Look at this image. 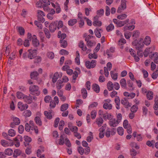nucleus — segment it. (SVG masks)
Listing matches in <instances>:
<instances>
[{
	"label": "nucleus",
	"instance_id": "1",
	"mask_svg": "<svg viewBox=\"0 0 158 158\" xmlns=\"http://www.w3.org/2000/svg\"><path fill=\"white\" fill-rule=\"evenodd\" d=\"M29 92L31 94L35 96H38L40 94L39 86L36 85H31L29 88Z\"/></svg>",
	"mask_w": 158,
	"mask_h": 158
},
{
	"label": "nucleus",
	"instance_id": "2",
	"mask_svg": "<svg viewBox=\"0 0 158 158\" xmlns=\"http://www.w3.org/2000/svg\"><path fill=\"white\" fill-rule=\"evenodd\" d=\"M98 114L100 117L103 118L105 120L110 119L111 118V115L110 114H108L102 110H100L98 111Z\"/></svg>",
	"mask_w": 158,
	"mask_h": 158
},
{
	"label": "nucleus",
	"instance_id": "3",
	"mask_svg": "<svg viewBox=\"0 0 158 158\" xmlns=\"http://www.w3.org/2000/svg\"><path fill=\"white\" fill-rule=\"evenodd\" d=\"M97 64V61L95 60H92L91 61L87 60L85 62L86 68L89 69L95 68Z\"/></svg>",
	"mask_w": 158,
	"mask_h": 158
},
{
	"label": "nucleus",
	"instance_id": "4",
	"mask_svg": "<svg viewBox=\"0 0 158 158\" xmlns=\"http://www.w3.org/2000/svg\"><path fill=\"white\" fill-rule=\"evenodd\" d=\"M59 99L58 97L55 96L53 98V100L51 101L50 102L49 108L50 109H54L56 106V105H58L59 103Z\"/></svg>",
	"mask_w": 158,
	"mask_h": 158
},
{
	"label": "nucleus",
	"instance_id": "5",
	"mask_svg": "<svg viewBox=\"0 0 158 158\" xmlns=\"http://www.w3.org/2000/svg\"><path fill=\"white\" fill-rule=\"evenodd\" d=\"M37 13L38 20L42 23L44 22L45 21V19L43 17L45 16L44 13L40 10H38Z\"/></svg>",
	"mask_w": 158,
	"mask_h": 158
},
{
	"label": "nucleus",
	"instance_id": "6",
	"mask_svg": "<svg viewBox=\"0 0 158 158\" xmlns=\"http://www.w3.org/2000/svg\"><path fill=\"white\" fill-rule=\"evenodd\" d=\"M13 122L10 124V127L12 128L15 127L16 125H19L20 123V119L17 117H14L12 118Z\"/></svg>",
	"mask_w": 158,
	"mask_h": 158
},
{
	"label": "nucleus",
	"instance_id": "7",
	"mask_svg": "<svg viewBox=\"0 0 158 158\" xmlns=\"http://www.w3.org/2000/svg\"><path fill=\"white\" fill-rule=\"evenodd\" d=\"M111 100L109 99H107L104 100L105 103L103 105V107L106 110H110L112 108V105L110 102Z\"/></svg>",
	"mask_w": 158,
	"mask_h": 158
},
{
	"label": "nucleus",
	"instance_id": "8",
	"mask_svg": "<svg viewBox=\"0 0 158 158\" xmlns=\"http://www.w3.org/2000/svg\"><path fill=\"white\" fill-rule=\"evenodd\" d=\"M126 0H121V5L118 9L117 12L118 13H120L122 10L125 9L126 8Z\"/></svg>",
	"mask_w": 158,
	"mask_h": 158
},
{
	"label": "nucleus",
	"instance_id": "9",
	"mask_svg": "<svg viewBox=\"0 0 158 158\" xmlns=\"http://www.w3.org/2000/svg\"><path fill=\"white\" fill-rule=\"evenodd\" d=\"M29 52L27 55L28 58L32 59L35 58L36 55V50L29 49L28 50Z\"/></svg>",
	"mask_w": 158,
	"mask_h": 158
},
{
	"label": "nucleus",
	"instance_id": "10",
	"mask_svg": "<svg viewBox=\"0 0 158 158\" xmlns=\"http://www.w3.org/2000/svg\"><path fill=\"white\" fill-rule=\"evenodd\" d=\"M78 17L80 20L79 21V27H81L84 24V17H85V16H83V14L80 12L78 14Z\"/></svg>",
	"mask_w": 158,
	"mask_h": 158
},
{
	"label": "nucleus",
	"instance_id": "11",
	"mask_svg": "<svg viewBox=\"0 0 158 158\" xmlns=\"http://www.w3.org/2000/svg\"><path fill=\"white\" fill-rule=\"evenodd\" d=\"M62 76V73L56 72L53 74L52 77V81L53 83H55L57 81L59 78H61Z\"/></svg>",
	"mask_w": 158,
	"mask_h": 158
},
{
	"label": "nucleus",
	"instance_id": "12",
	"mask_svg": "<svg viewBox=\"0 0 158 158\" xmlns=\"http://www.w3.org/2000/svg\"><path fill=\"white\" fill-rule=\"evenodd\" d=\"M98 17L96 16L94 17L93 24L95 27H100L102 25V23L100 21L98 20Z\"/></svg>",
	"mask_w": 158,
	"mask_h": 158
},
{
	"label": "nucleus",
	"instance_id": "13",
	"mask_svg": "<svg viewBox=\"0 0 158 158\" xmlns=\"http://www.w3.org/2000/svg\"><path fill=\"white\" fill-rule=\"evenodd\" d=\"M10 142L5 140H2L1 141V144L3 147H7L8 146H11L14 145L13 142L12 140H10Z\"/></svg>",
	"mask_w": 158,
	"mask_h": 158
},
{
	"label": "nucleus",
	"instance_id": "14",
	"mask_svg": "<svg viewBox=\"0 0 158 158\" xmlns=\"http://www.w3.org/2000/svg\"><path fill=\"white\" fill-rule=\"evenodd\" d=\"M57 21H56L50 23L49 29L51 32H53L55 31L57 27Z\"/></svg>",
	"mask_w": 158,
	"mask_h": 158
},
{
	"label": "nucleus",
	"instance_id": "15",
	"mask_svg": "<svg viewBox=\"0 0 158 158\" xmlns=\"http://www.w3.org/2000/svg\"><path fill=\"white\" fill-rule=\"evenodd\" d=\"M28 105L26 104H23L22 102H19L18 104V107L21 111L26 110L28 107Z\"/></svg>",
	"mask_w": 158,
	"mask_h": 158
},
{
	"label": "nucleus",
	"instance_id": "16",
	"mask_svg": "<svg viewBox=\"0 0 158 158\" xmlns=\"http://www.w3.org/2000/svg\"><path fill=\"white\" fill-rule=\"evenodd\" d=\"M122 104L124 106L127 108H128L131 106V103H129L128 101L126 98H124L121 101Z\"/></svg>",
	"mask_w": 158,
	"mask_h": 158
},
{
	"label": "nucleus",
	"instance_id": "17",
	"mask_svg": "<svg viewBox=\"0 0 158 158\" xmlns=\"http://www.w3.org/2000/svg\"><path fill=\"white\" fill-rule=\"evenodd\" d=\"M132 135L135 138H136L137 140L138 141H140L143 139L142 135L141 134L138 133L136 131L133 132Z\"/></svg>",
	"mask_w": 158,
	"mask_h": 158
},
{
	"label": "nucleus",
	"instance_id": "18",
	"mask_svg": "<svg viewBox=\"0 0 158 158\" xmlns=\"http://www.w3.org/2000/svg\"><path fill=\"white\" fill-rule=\"evenodd\" d=\"M149 57L151 59L153 58L154 62L158 64V52H155L152 54L150 55Z\"/></svg>",
	"mask_w": 158,
	"mask_h": 158
},
{
	"label": "nucleus",
	"instance_id": "19",
	"mask_svg": "<svg viewBox=\"0 0 158 158\" xmlns=\"http://www.w3.org/2000/svg\"><path fill=\"white\" fill-rule=\"evenodd\" d=\"M135 42L132 43L133 45H135ZM144 44L143 40L142 39H140L139 41L138 42L137 44H135L136 46V49H139V48H142L144 46Z\"/></svg>",
	"mask_w": 158,
	"mask_h": 158
},
{
	"label": "nucleus",
	"instance_id": "20",
	"mask_svg": "<svg viewBox=\"0 0 158 158\" xmlns=\"http://www.w3.org/2000/svg\"><path fill=\"white\" fill-rule=\"evenodd\" d=\"M44 114L45 117L48 119H51L52 118V115H53L52 110L44 111Z\"/></svg>",
	"mask_w": 158,
	"mask_h": 158
},
{
	"label": "nucleus",
	"instance_id": "21",
	"mask_svg": "<svg viewBox=\"0 0 158 158\" xmlns=\"http://www.w3.org/2000/svg\"><path fill=\"white\" fill-rule=\"evenodd\" d=\"M23 100L24 102L28 104H30L32 102V96L25 95L23 98Z\"/></svg>",
	"mask_w": 158,
	"mask_h": 158
},
{
	"label": "nucleus",
	"instance_id": "22",
	"mask_svg": "<svg viewBox=\"0 0 158 158\" xmlns=\"http://www.w3.org/2000/svg\"><path fill=\"white\" fill-rule=\"evenodd\" d=\"M32 43L34 46L37 47L40 44L39 41L37 39L36 35H33L32 38Z\"/></svg>",
	"mask_w": 158,
	"mask_h": 158
},
{
	"label": "nucleus",
	"instance_id": "23",
	"mask_svg": "<svg viewBox=\"0 0 158 158\" xmlns=\"http://www.w3.org/2000/svg\"><path fill=\"white\" fill-rule=\"evenodd\" d=\"M109 123L110 126L112 127H115L118 124V123L115 118L110 119L109 121Z\"/></svg>",
	"mask_w": 158,
	"mask_h": 158
},
{
	"label": "nucleus",
	"instance_id": "24",
	"mask_svg": "<svg viewBox=\"0 0 158 158\" xmlns=\"http://www.w3.org/2000/svg\"><path fill=\"white\" fill-rule=\"evenodd\" d=\"M123 95L126 97H128L129 99H132L135 97V94L133 92L129 93L127 92H125L123 93Z\"/></svg>",
	"mask_w": 158,
	"mask_h": 158
},
{
	"label": "nucleus",
	"instance_id": "25",
	"mask_svg": "<svg viewBox=\"0 0 158 158\" xmlns=\"http://www.w3.org/2000/svg\"><path fill=\"white\" fill-rule=\"evenodd\" d=\"M106 126V124H104L102 127L100 128L99 129V137L100 138H103L104 136L105 129L104 128V126L105 127Z\"/></svg>",
	"mask_w": 158,
	"mask_h": 158
},
{
	"label": "nucleus",
	"instance_id": "26",
	"mask_svg": "<svg viewBox=\"0 0 158 158\" xmlns=\"http://www.w3.org/2000/svg\"><path fill=\"white\" fill-rule=\"evenodd\" d=\"M103 122V120L101 117L97 118L95 121V123L97 124L99 127H101Z\"/></svg>",
	"mask_w": 158,
	"mask_h": 158
},
{
	"label": "nucleus",
	"instance_id": "27",
	"mask_svg": "<svg viewBox=\"0 0 158 158\" xmlns=\"http://www.w3.org/2000/svg\"><path fill=\"white\" fill-rule=\"evenodd\" d=\"M114 102L116 104V107L118 109H120V98L118 96L115 97L114 99Z\"/></svg>",
	"mask_w": 158,
	"mask_h": 158
},
{
	"label": "nucleus",
	"instance_id": "28",
	"mask_svg": "<svg viewBox=\"0 0 158 158\" xmlns=\"http://www.w3.org/2000/svg\"><path fill=\"white\" fill-rule=\"evenodd\" d=\"M78 46L81 48L83 51H85L87 50L86 46L84 44L82 41H80L78 43Z\"/></svg>",
	"mask_w": 158,
	"mask_h": 158
},
{
	"label": "nucleus",
	"instance_id": "29",
	"mask_svg": "<svg viewBox=\"0 0 158 158\" xmlns=\"http://www.w3.org/2000/svg\"><path fill=\"white\" fill-rule=\"evenodd\" d=\"M75 62L78 65L80 64V54L78 51H77L76 52V57L75 59Z\"/></svg>",
	"mask_w": 158,
	"mask_h": 158
},
{
	"label": "nucleus",
	"instance_id": "30",
	"mask_svg": "<svg viewBox=\"0 0 158 158\" xmlns=\"http://www.w3.org/2000/svg\"><path fill=\"white\" fill-rule=\"evenodd\" d=\"M63 82L60 80H59L56 83V88L57 90H60L63 86Z\"/></svg>",
	"mask_w": 158,
	"mask_h": 158
},
{
	"label": "nucleus",
	"instance_id": "31",
	"mask_svg": "<svg viewBox=\"0 0 158 158\" xmlns=\"http://www.w3.org/2000/svg\"><path fill=\"white\" fill-rule=\"evenodd\" d=\"M92 88L93 90L96 93H98L99 92L100 88L98 85L96 84H93L92 85Z\"/></svg>",
	"mask_w": 158,
	"mask_h": 158
},
{
	"label": "nucleus",
	"instance_id": "32",
	"mask_svg": "<svg viewBox=\"0 0 158 158\" xmlns=\"http://www.w3.org/2000/svg\"><path fill=\"white\" fill-rule=\"evenodd\" d=\"M146 97L149 100H152L153 97V93L152 91H148L146 94Z\"/></svg>",
	"mask_w": 158,
	"mask_h": 158
},
{
	"label": "nucleus",
	"instance_id": "33",
	"mask_svg": "<svg viewBox=\"0 0 158 158\" xmlns=\"http://www.w3.org/2000/svg\"><path fill=\"white\" fill-rule=\"evenodd\" d=\"M60 47L65 48L68 45V42L67 41L65 40H60Z\"/></svg>",
	"mask_w": 158,
	"mask_h": 158
},
{
	"label": "nucleus",
	"instance_id": "34",
	"mask_svg": "<svg viewBox=\"0 0 158 158\" xmlns=\"http://www.w3.org/2000/svg\"><path fill=\"white\" fill-rule=\"evenodd\" d=\"M102 31V29L97 28L94 30L95 34L97 37L99 38L101 37V32Z\"/></svg>",
	"mask_w": 158,
	"mask_h": 158
},
{
	"label": "nucleus",
	"instance_id": "35",
	"mask_svg": "<svg viewBox=\"0 0 158 158\" xmlns=\"http://www.w3.org/2000/svg\"><path fill=\"white\" fill-rule=\"evenodd\" d=\"M151 42V39L149 36H146L145 38L143 43L146 45H148L150 44Z\"/></svg>",
	"mask_w": 158,
	"mask_h": 158
},
{
	"label": "nucleus",
	"instance_id": "36",
	"mask_svg": "<svg viewBox=\"0 0 158 158\" xmlns=\"http://www.w3.org/2000/svg\"><path fill=\"white\" fill-rule=\"evenodd\" d=\"M35 122L39 126H40L42 125V123L41 118L39 116H36L34 119Z\"/></svg>",
	"mask_w": 158,
	"mask_h": 158
},
{
	"label": "nucleus",
	"instance_id": "37",
	"mask_svg": "<svg viewBox=\"0 0 158 158\" xmlns=\"http://www.w3.org/2000/svg\"><path fill=\"white\" fill-rule=\"evenodd\" d=\"M77 22L76 19H71L69 20L68 22V24L70 26H73L76 24Z\"/></svg>",
	"mask_w": 158,
	"mask_h": 158
},
{
	"label": "nucleus",
	"instance_id": "38",
	"mask_svg": "<svg viewBox=\"0 0 158 158\" xmlns=\"http://www.w3.org/2000/svg\"><path fill=\"white\" fill-rule=\"evenodd\" d=\"M120 83L122 87L123 88H126L127 83L126 80L125 78H123L121 80Z\"/></svg>",
	"mask_w": 158,
	"mask_h": 158
},
{
	"label": "nucleus",
	"instance_id": "39",
	"mask_svg": "<svg viewBox=\"0 0 158 158\" xmlns=\"http://www.w3.org/2000/svg\"><path fill=\"white\" fill-rule=\"evenodd\" d=\"M39 75V74L36 71L32 72L30 74V77L31 79H35Z\"/></svg>",
	"mask_w": 158,
	"mask_h": 158
},
{
	"label": "nucleus",
	"instance_id": "40",
	"mask_svg": "<svg viewBox=\"0 0 158 158\" xmlns=\"http://www.w3.org/2000/svg\"><path fill=\"white\" fill-rule=\"evenodd\" d=\"M81 94L83 98L85 99L86 98L87 95V93L85 88H83L81 89Z\"/></svg>",
	"mask_w": 158,
	"mask_h": 158
},
{
	"label": "nucleus",
	"instance_id": "41",
	"mask_svg": "<svg viewBox=\"0 0 158 158\" xmlns=\"http://www.w3.org/2000/svg\"><path fill=\"white\" fill-rule=\"evenodd\" d=\"M107 87L109 91L112 90L114 88V84L111 81H109L107 83Z\"/></svg>",
	"mask_w": 158,
	"mask_h": 158
},
{
	"label": "nucleus",
	"instance_id": "42",
	"mask_svg": "<svg viewBox=\"0 0 158 158\" xmlns=\"http://www.w3.org/2000/svg\"><path fill=\"white\" fill-rule=\"evenodd\" d=\"M4 153L6 155L10 156L12 154L13 151L10 148H8L5 150Z\"/></svg>",
	"mask_w": 158,
	"mask_h": 158
},
{
	"label": "nucleus",
	"instance_id": "43",
	"mask_svg": "<svg viewBox=\"0 0 158 158\" xmlns=\"http://www.w3.org/2000/svg\"><path fill=\"white\" fill-rule=\"evenodd\" d=\"M23 114L25 117H28L31 115V112L29 110H27L23 112Z\"/></svg>",
	"mask_w": 158,
	"mask_h": 158
},
{
	"label": "nucleus",
	"instance_id": "44",
	"mask_svg": "<svg viewBox=\"0 0 158 158\" xmlns=\"http://www.w3.org/2000/svg\"><path fill=\"white\" fill-rule=\"evenodd\" d=\"M88 57L89 59H96L97 58L98 56L97 53H90L88 55Z\"/></svg>",
	"mask_w": 158,
	"mask_h": 158
},
{
	"label": "nucleus",
	"instance_id": "45",
	"mask_svg": "<svg viewBox=\"0 0 158 158\" xmlns=\"http://www.w3.org/2000/svg\"><path fill=\"white\" fill-rule=\"evenodd\" d=\"M117 131L119 135L122 136L124 133V129L122 127H118L117 128Z\"/></svg>",
	"mask_w": 158,
	"mask_h": 158
},
{
	"label": "nucleus",
	"instance_id": "46",
	"mask_svg": "<svg viewBox=\"0 0 158 158\" xmlns=\"http://www.w3.org/2000/svg\"><path fill=\"white\" fill-rule=\"evenodd\" d=\"M69 107V105L68 104L64 103L60 107V110L62 111L66 110Z\"/></svg>",
	"mask_w": 158,
	"mask_h": 158
},
{
	"label": "nucleus",
	"instance_id": "47",
	"mask_svg": "<svg viewBox=\"0 0 158 158\" xmlns=\"http://www.w3.org/2000/svg\"><path fill=\"white\" fill-rule=\"evenodd\" d=\"M21 153V151L20 150L18 149H15L14 151L13 156L14 157H17L20 155Z\"/></svg>",
	"mask_w": 158,
	"mask_h": 158
},
{
	"label": "nucleus",
	"instance_id": "48",
	"mask_svg": "<svg viewBox=\"0 0 158 158\" xmlns=\"http://www.w3.org/2000/svg\"><path fill=\"white\" fill-rule=\"evenodd\" d=\"M44 31L46 37L48 39L50 38L51 37V34L48 29L46 28H44Z\"/></svg>",
	"mask_w": 158,
	"mask_h": 158
},
{
	"label": "nucleus",
	"instance_id": "49",
	"mask_svg": "<svg viewBox=\"0 0 158 158\" xmlns=\"http://www.w3.org/2000/svg\"><path fill=\"white\" fill-rule=\"evenodd\" d=\"M114 28V26L112 23L110 24L106 27V30L108 32L112 31Z\"/></svg>",
	"mask_w": 158,
	"mask_h": 158
},
{
	"label": "nucleus",
	"instance_id": "50",
	"mask_svg": "<svg viewBox=\"0 0 158 158\" xmlns=\"http://www.w3.org/2000/svg\"><path fill=\"white\" fill-rule=\"evenodd\" d=\"M115 48H114L111 47H110L109 50H108L106 52V54L108 56L111 55V53H113L114 52Z\"/></svg>",
	"mask_w": 158,
	"mask_h": 158
},
{
	"label": "nucleus",
	"instance_id": "51",
	"mask_svg": "<svg viewBox=\"0 0 158 158\" xmlns=\"http://www.w3.org/2000/svg\"><path fill=\"white\" fill-rule=\"evenodd\" d=\"M83 103V101L81 99H78L76 100L75 107L76 108L79 107V106Z\"/></svg>",
	"mask_w": 158,
	"mask_h": 158
},
{
	"label": "nucleus",
	"instance_id": "52",
	"mask_svg": "<svg viewBox=\"0 0 158 158\" xmlns=\"http://www.w3.org/2000/svg\"><path fill=\"white\" fill-rule=\"evenodd\" d=\"M110 73L111 77L114 80H116L117 79L118 77L117 73H114V71H111L110 72Z\"/></svg>",
	"mask_w": 158,
	"mask_h": 158
},
{
	"label": "nucleus",
	"instance_id": "53",
	"mask_svg": "<svg viewBox=\"0 0 158 158\" xmlns=\"http://www.w3.org/2000/svg\"><path fill=\"white\" fill-rule=\"evenodd\" d=\"M59 53L61 55L66 56L69 55V52L65 50L62 49L60 51Z\"/></svg>",
	"mask_w": 158,
	"mask_h": 158
},
{
	"label": "nucleus",
	"instance_id": "54",
	"mask_svg": "<svg viewBox=\"0 0 158 158\" xmlns=\"http://www.w3.org/2000/svg\"><path fill=\"white\" fill-rule=\"evenodd\" d=\"M16 94L17 98L19 99H23V97L25 96V95L20 92H17Z\"/></svg>",
	"mask_w": 158,
	"mask_h": 158
},
{
	"label": "nucleus",
	"instance_id": "55",
	"mask_svg": "<svg viewBox=\"0 0 158 158\" xmlns=\"http://www.w3.org/2000/svg\"><path fill=\"white\" fill-rule=\"evenodd\" d=\"M138 109V106L136 105L132 106L131 108V111L133 113H135L137 111Z\"/></svg>",
	"mask_w": 158,
	"mask_h": 158
},
{
	"label": "nucleus",
	"instance_id": "56",
	"mask_svg": "<svg viewBox=\"0 0 158 158\" xmlns=\"http://www.w3.org/2000/svg\"><path fill=\"white\" fill-rule=\"evenodd\" d=\"M8 134L10 136L13 137L15 135V132L13 129H11L8 131Z\"/></svg>",
	"mask_w": 158,
	"mask_h": 158
},
{
	"label": "nucleus",
	"instance_id": "57",
	"mask_svg": "<svg viewBox=\"0 0 158 158\" xmlns=\"http://www.w3.org/2000/svg\"><path fill=\"white\" fill-rule=\"evenodd\" d=\"M150 48H148L145 50L143 53L144 56L145 57H146L148 56L150 52Z\"/></svg>",
	"mask_w": 158,
	"mask_h": 158
},
{
	"label": "nucleus",
	"instance_id": "58",
	"mask_svg": "<svg viewBox=\"0 0 158 158\" xmlns=\"http://www.w3.org/2000/svg\"><path fill=\"white\" fill-rule=\"evenodd\" d=\"M97 112V111L95 110H92L90 113L91 118L92 119H94L95 118Z\"/></svg>",
	"mask_w": 158,
	"mask_h": 158
},
{
	"label": "nucleus",
	"instance_id": "59",
	"mask_svg": "<svg viewBox=\"0 0 158 158\" xmlns=\"http://www.w3.org/2000/svg\"><path fill=\"white\" fill-rule=\"evenodd\" d=\"M123 126L126 129L131 127L130 125L128 123V121L127 120H124L123 122Z\"/></svg>",
	"mask_w": 158,
	"mask_h": 158
},
{
	"label": "nucleus",
	"instance_id": "60",
	"mask_svg": "<svg viewBox=\"0 0 158 158\" xmlns=\"http://www.w3.org/2000/svg\"><path fill=\"white\" fill-rule=\"evenodd\" d=\"M33 128L31 126H29L28 123H26L25 125V129L27 131H29L31 129L33 130Z\"/></svg>",
	"mask_w": 158,
	"mask_h": 158
},
{
	"label": "nucleus",
	"instance_id": "61",
	"mask_svg": "<svg viewBox=\"0 0 158 158\" xmlns=\"http://www.w3.org/2000/svg\"><path fill=\"white\" fill-rule=\"evenodd\" d=\"M97 15L101 17L104 14V11L103 9H101L97 11Z\"/></svg>",
	"mask_w": 158,
	"mask_h": 158
},
{
	"label": "nucleus",
	"instance_id": "62",
	"mask_svg": "<svg viewBox=\"0 0 158 158\" xmlns=\"http://www.w3.org/2000/svg\"><path fill=\"white\" fill-rule=\"evenodd\" d=\"M64 143V138L63 135H61L59 139V144L60 145H63Z\"/></svg>",
	"mask_w": 158,
	"mask_h": 158
},
{
	"label": "nucleus",
	"instance_id": "63",
	"mask_svg": "<svg viewBox=\"0 0 158 158\" xmlns=\"http://www.w3.org/2000/svg\"><path fill=\"white\" fill-rule=\"evenodd\" d=\"M127 15L125 14H123L118 15L117 16V18L119 19L123 20L126 19L127 17Z\"/></svg>",
	"mask_w": 158,
	"mask_h": 158
},
{
	"label": "nucleus",
	"instance_id": "64",
	"mask_svg": "<svg viewBox=\"0 0 158 158\" xmlns=\"http://www.w3.org/2000/svg\"><path fill=\"white\" fill-rule=\"evenodd\" d=\"M51 97L49 95H47L44 98V101L46 103H49L51 101Z\"/></svg>",
	"mask_w": 158,
	"mask_h": 158
}]
</instances>
